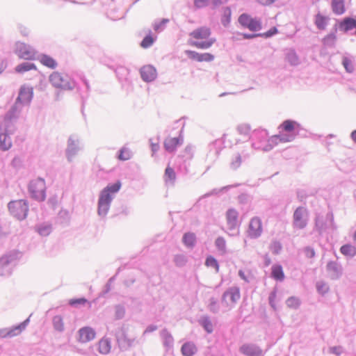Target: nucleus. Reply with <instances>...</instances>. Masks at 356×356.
<instances>
[{"label":"nucleus","mask_w":356,"mask_h":356,"mask_svg":"<svg viewBox=\"0 0 356 356\" xmlns=\"http://www.w3.org/2000/svg\"><path fill=\"white\" fill-rule=\"evenodd\" d=\"M211 31L207 26H201L195 29L189 34L190 45L200 49L210 48L216 41L214 38H211Z\"/></svg>","instance_id":"obj_1"},{"label":"nucleus","mask_w":356,"mask_h":356,"mask_svg":"<svg viewBox=\"0 0 356 356\" xmlns=\"http://www.w3.org/2000/svg\"><path fill=\"white\" fill-rule=\"evenodd\" d=\"M121 187L120 181H117L113 185L107 186L100 193L98 202V213L100 216H105L110 207L112 200V193H117Z\"/></svg>","instance_id":"obj_2"},{"label":"nucleus","mask_w":356,"mask_h":356,"mask_svg":"<svg viewBox=\"0 0 356 356\" xmlns=\"http://www.w3.org/2000/svg\"><path fill=\"white\" fill-rule=\"evenodd\" d=\"M32 97L33 89L31 88L22 86L20 89L15 105L4 118L5 123L10 122L13 118L15 117V113L19 110V104H28L31 102Z\"/></svg>","instance_id":"obj_3"},{"label":"nucleus","mask_w":356,"mask_h":356,"mask_svg":"<svg viewBox=\"0 0 356 356\" xmlns=\"http://www.w3.org/2000/svg\"><path fill=\"white\" fill-rule=\"evenodd\" d=\"M29 191L33 197L37 200L43 201L46 197L44 180L40 178L32 180L29 184Z\"/></svg>","instance_id":"obj_4"},{"label":"nucleus","mask_w":356,"mask_h":356,"mask_svg":"<svg viewBox=\"0 0 356 356\" xmlns=\"http://www.w3.org/2000/svg\"><path fill=\"white\" fill-rule=\"evenodd\" d=\"M49 81L55 88L63 90H72L73 88L69 78L58 72H54L49 76Z\"/></svg>","instance_id":"obj_5"},{"label":"nucleus","mask_w":356,"mask_h":356,"mask_svg":"<svg viewBox=\"0 0 356 356\" xmlns=\"http://www.w3.org/2000/svg\"><path fill=\"white\" fill-rule=\"evenodd\" d=\"M10 212L17 218L22 220L25 218L28 212V206L23 200L10 202L8 204Z\"/></svg>","instance_id":"obj_6"},{"label":"nucleus","mask_w":356,"mask_h":356,"mask_svg":"<svg viewBox=\"0 0 356 356\" xmlns=\"http://www.w3.org/2000/svg\"><path fill=\"white\" fill-rule=\"evenodd\" d=\"M293 226L302 229L306 227L308 220V211L303 207H298L293 215Z\"/></svg>","instance_id":"obj_7"},{"label":"nucleus","mask_w":356,"mask_h":356,"mask_svg":"<svg viewBox=\"0 0 356 356\" xmlns=\"http://www.w3.org/2000/svg\"><path fill=\"white\" fill-rule=\"evenodd\" d=\"M240 24L252 31H257L261 29V24L259 19L252 17L248 14H242L238 17Z\"/></svg>","instance_id":"obj_8"},{"label":"nucleus","mask_w":356,"mask_h":356,"mask_svg":"<svg viewBox=\"0 0 356 356\" xmlns=\"http://www.w3.org/2000/svg\"><path fill=\"white\" fill-rule=\"evenodd\" d=\"M16 53L20 58L25 60H33L36 55L33 47L23 42L17 44Z\"/></svg>","instance_id":"obj_9"},{"label":"nucleus","mask_w":356,"mask_h":356,"mask_svg":"<svg viewBox=\"0 0 356 356\" xmlns=\"http://www.w3.org/2000/svg\"><path fill=\"white\" fill-rule=\"evenodd\" d=\"M262 223L260 218L257 217L252 218L248 226V233L251 238H257L262 233Z\"/></svg>","instance_id":"obj_10"},{"label":"nucleus","mask_w":356,"mask_h":356,"mask_svg":"<svg viewBox=\"0 0 356 356\" xmlns=\"http://www.w3.org/2000/svg\"><path fill=\"white\" fill-rule=\"evenodd\" d=\"M78 341L80 343H88L96 337V332L90 327H83L78 331Z\"/></svg>","instance_id":"obj_11"},{"label":"nucleus","mask_w":356,"mask_h":356,"mask_svg":"<svg viewBox=\"0 0 356 356\" xmlns=\"http://www.w3.org/2000/svg\"><path fill=\"white\" fill-rule=\"evenodd\" d=\"M185 53L190 59L197 62H211L214 59V56L210 53H198L191 50H186Z\"/></svg>","instance_id":"obj_12"},{"label":"nucleus","mask_w":356,"mask_h":356,"mask_svg":"<svg viewBox=\"0 0 356 356\" xmlns=\"http://www.w3.org/2000/svg\"><path fill=\"white\" fill-rule=\"evenodd\" d=\"M240 291L237 287H233L225 291L222 296V300L228 306L235 304L240 299Z\"/></svg>","instance_id":"obj_13"},{"label":"nucleus","mask_w":356,"mask_h":356,"mask_svg":"<svg viewBox=\"0 0 356 356\" xmlns=\"http://www.w3.org/2000/svg\"><path fill=\"white\" fill-rule=\"evenodd\" d=\"M183 143L181 136L167 137L163 143L165 149L168 152H174Z\"/></svg>","instance_id":"obj_14"},{"label":"nucleus","mask_w":356,"mask_h":356,"mask_svg":"<svg viewBox=\"0 0 356 356\" xmlns=\"http://www.w3.org/2000/svg\"><path fill=\"white\" fill-rule=\"evenodd\" d=\"M140 74L142 79L145 81H152L156 76V72L154 67L146 65L141 68Z\"/></svg>","instance_id":"obj_15"},{"label":"nucleus","mask_w":356,"mask_h":356,"mask_svg":"<svg viewBox=\"0 0 356 356\" xmlns=\"http://www.w3.org/2000/svg\"><path fill=\"white\" fill-rule=\"evenodd\" d=\"M238 212L233 209H229L226 214L227 222L229 229H235L238 225Z\"/></svg>","instance_id":"obj_16"},{"label":"nucleus","mask_w":356,"mask_h":356,"mask_svg":"<svg viewBox=\"0 0 356 356\" xmlns=\"http://www.w3.org/2000/svg\"><path fill=\"white\" fill-rule=\"evenodd\" d=\"M241 352L248 356H261L262 351L258 347L250 345V344H245L240 348Z\"/></svg>","instance_id":"obj_17"},{"label":"nucleus","mask_w":356,"mask_h":356,"mask_svg":"<svg viewBox=\"0 0 356 356\" xmlns=\"http://www.w3.org/2000/svg\"><path fill=\"white\" fill-rule=\"evenodd\" d=\"M329 17L321 13L314 17V24L319 30H325L328 24Z\"/></svg>","instance_id":"obj_18"},{"label":"nucleus","mask_w":356,"mask_h":356,"mask_svg":"<svg viewBox=\"0 0 356 356\" xmlns=\"http://www.w3.org/2000/svg\"><path fill=\"white\" fill-rule=\"evenodd\" d=\"M97 349L100 354H108L111 350V341L107 338L101 339L97 343Z\"/></svg>","instance_id":"obj_19"},{"label":"nucleus","mask_w":356,"mask_h":356,"mask_svg":"<svg viewBox=\"0 0 356 356\" xmlns=\"http://www.w3.org/2000/svg\"><path fill=\"white\" fill-rule=\"evenodd\" d=\"M271 277L277 280V281H283L284 280V273L283 268L281 265L275 264L271 268Z\"/></svg>","instance_id":"obj_20"},{"label":"nucleus","mask_w":356,"mask_h":356,"mask_svg":"<svg viewBox=\"0 0 356 356\" xmlns=\"http://www.w3.org/2000/svg\"><path fill=\"white\" fill-rule=\"evenodd\" d=\"M40 63L50 69H55L57 67V62L50 56L42 54L39 58Z\"/></svg>","instance_id":"obj_21"},{"label":"nucleus","mask_w":356,"mask_h":356,"mask_svg":"<svg viewBox=\"0 0 356 356\" xmlns=\"http://www.w3.org/2000/svg\"><path fill=\"white\" fill-rule=\"evenodd\" d=\"M341 29L344 31H348L355 29L356 31V19L350 17L345 18L340 24Z\"/></svg>","instance_id":"obj_22"},{"label":"nucleus","mask_w":356,"mask_h":356,"mask_svg":"<svg viewBox=\"0 0 356 356\" xmlns=\"http://www.w3.org/2000/svg\"><path fill=\"white\" fill-rule=\"evenodd\" d=\"M12 147L10 138L6 134H0V149L3 151L8 150Z\"/></svg>","instance_id":"obj_23"},{"label":"nucleus","mask_w":356,"mask_h":356,"mask_svg":"<svg viewBox=\"0 0 356 356\" xmlns=\"http://www.w3.org/2000/svg\"><path fill=\"white\" fill-rule=\"evenodd\" d=\"M332 8L333 12L337 15H341L345 12L343 0H332Z\"/></svg>","instance_id":"obj_24"},{"label":"nucleus","mask_w":356,"mask_h":356,"mask_svg":"<svg viewBox=\"0 0 356 356\" xmlns=\"http://www.w3.org/2000/svg\"><path fill=\"white\" fill-rule=\"evenodd\" d=\"M33 70H37V67L35 64L30 63H24L19 64L15 68V71L18 73H24L25 72H28Z\"/></svg>","instance_id":"obj_25"},{"label":"nucleus","mask_w":356,"mask_h":356,"mask_svg":"<svg viewBox=\"0 0 356 356\" xmlns=\"http://www.w3.org/2000/svg\"><path fill=\"white\" fill-rule=\"evenodd\" d=\"M196 351V348L193 343H186L181 347V353L184 356H192Z\"/></svg>","instance_id":"obj_26"},{"label":"nucleus","mask_w":356,"mask_h":356,"mask_svg":"<svg viewBox=\"0 0 356 356\" xmlns=\"http://www.w3.org/2000/svg\"><path fill=\"white\" fill-rule=\"evenodd\" d=\"M340 251L343 255L348 257H353L356 254V248L350 244L341 246Z\"/></svg>","instance_id":"obj_27"},{"label":"nucleus","mask_w":356,"mask_h":356,"mask_svg":"<svg viewBox=\"0 0 356 356\" xmlns=\"http://www.w3.org/2000/svg\"><path fill=\"white\" fill-rule=\"evenodd\" d=\"M196 241L195 235L193 233H186L183 236L184 243L189 247L194 246Z\"/></svg>","instance_id":"obj_28"},{"label":"nucleus","mask_w":356,"mask_h":356,"mask_svg":"<svg viewBox=\"0 0 356 356\" xmlns=\"http://www.w3.org/2000/svg\"><path fill=\"white\" fill-rule=\"evenodd\" d=\"M286 304L289 308L296 309L300 306V300L297 297L291 296L286 300Z\"/></svg>","instance_id":"obj_29"},{"label":"nucleus","mask_w":356,"mask_h":356,"mask_svg":"<svg viewBox=\"0 0 356 356\" xmlns=\"http://www.w3.org/2000/svg\"><path fill=\"white\" fill-rule=\"evenodd\" d=\"M54 327L59 332H62L64 330L63 319L60 316H56L53 318Z\"/></svg>","instance_id":"obj_30"},{"label":"nucleus","mask_w":356,"mask_h":356,"mask_svg":"<svg viewBox=\"0 0 356 356\" xmlns=\"http://www.w3.org/2000/svg\"><path fill=\"white\" fill-rule=\"evenodd\" d=\"M24 325L21 324L15 327L8 328L9 337H13L19 335L24 328Z\"/></svg>","instance_id":"obj_31"},{"label":"nucleus","mask_w":356,"mask_h":356,"mask_svg":"<svg viewBox=\"0 0 356 356\" xmlns=\"http://www.w3.org/2000/svg\"><path fill=\"white\" fill-rule=\"evenodd\" d=\"M297 125V123L292 120H285L280 125V127L284 131L287 132L292 131L295 129V126Z\"/></svg>","instance_id":"obj_32"},{"label":"nucleus","mask_w":356,"mask_h":356,"mask_svg":"<svg viewBox=\"0 0 356 356\" xmlns=\"http://www.w3.org/2000/svg\"><path fill=\"white\" fill-rule=\"evenodd\" d=\"M205 264L207 267L213 268L216 272H218L219 265L217 260L214 257L211 256L208 257L206 259Z\"/></svg>","instance_id":"obj_33"},{"label":"nucleus","mask_w":356,"mask_h":356,"mask_svg":"<svg viewBox=\"0 0 356 356\" xmlns=\"http://www.w3.org/2000/svg\"><path fill=\"white\" fill-rule=\"evenodd\" d=\"M164 177L165 181H173L175 179L176 175L174 170L171 167L168 166L165 168Z\"/></svg>","instance_id":"obj_34"},{"label":"nucleus","mask_w":356,"mask_h":356,"mask_svg":"<svg viewBox=\"0 0 356 356\" xmlns=\"http://www.w3.org/2000/svg\"><path fill=\"white\" fill-rule=\"evenodd\" d=\"M215 243L219 250L222 251L223 253L226 252V241L224 238L218 237L216 240Z\"/></svg>","instance_id":"obj_35"},{"label":"nucleus","mask_w":356,"mask_h":356,"mask_svg":"<svg viewBox=\"0 0 356 356\" xmlns=\"http://www.w3.org/2000/svg\"><path fill=\"white\" fill-rule=\"evenodd\" d=\"M342 64L347 72L351 73L353 72L354 67L352 61L349 58L344 57L343 58Z\"/></svg>","instance_id":"obj_36"},{"label":"nucleus","mask_w":356,"mask_h":356,"mask_svg":"<svg viewBox=\"0 0 356 356\" xmlns=\"http://www.w3.org/2000/svg\"><path fill=\"white\" fill-rule=\"evenodd\" d=\"M336 40V35L333 33L327 35L323 39V42L325 45L331 46L333 45Z\"/></svg>","instance_id":"obj_37"},{"label":"nucleus","mask_w":356,"mask_h":356,"mask_svg":"<svg viewBox=\"0 0 356 356\" xmlns=\"http://www.w3.org/2000/svg\"><path fill=\"white\" fill-rule=\"evenodd\" d=\"M131 152L127 149V148H122L121 150H120V153L119 154V159L122 160V161H126V160H128L131 158Z\"/></svg>","instance_id":"obj_38"},{"label":"nucleus","mask_w":356,"mask_h":356,"mask_svg":"<svg viewBox=\"0 0 356 356\" xmlns=\"http://www.w3.org/2000/svg\"><path fill=\"white\" fill-rule=\"evenodd\" d=\"M149 143H150V147H151V150L152 152V156L154 155V154L159 149V141L158 139H153V138H151L149 140Z\"/></svg>","instance_id":"obj_39"},{"label":"nucleus","mask_w":356,"mask_h":356,"mask_svg":"<svg viewBox=\"0 0 356 356\" xmlns=\"http://www.w3.org/2000/svg\"><path fill=\"white\" fill-rule=\"evenodd\" d=\"M154 43V39L151 35H147L141 42V47L143 48H148Z\"/></svg>","instance_id":"obj_40"},{"label":"nucleus","mask_w":356,"mask_h":356,"mask_svg":"<svg viewBox=\"0 0 356 356\" xmlns=\"http://www.w3.org/2000/svg\"><path fill=\"white\" fill-rule=\"evenodd\" d=\"M13 258L10 255H5L0 259V267H3L6 265H8L11 261Z\"/></svg>","instance_id":"obj_41"},{"label":"nucleus","mask_w":356,"mask_h":356,"mask_svg":"<svg viewBox=\"0 0 356 356\" xmlns=\"http://www.w3.org/2000/svg\"><path fill=\"white\" fill-rule=\"evenodd\" d=\"M194 5L196 8H200L207 6L209 0H193Z\"/></svg>","instance_id":"obj_42"},{"label":"nucleus","mask_w":356,"mask_h":356,"mask_svg":"<svg viewBox=\"0 0 356 356\" xmlns=\"http://www.w3.org/2000/svg\"><path fill=\"white\" fill-rule=\"evenodd\" d=\"M202 325L204 327V329L209 332L211 333L213 330V326L211 321L208 319H204L202 321Z\"/></svg>","instance_id":"obj_43"},{"label":"nucleus","mask_w":356,"mask_h":356,"mask_svg":"<svg viewBox=\"0 0 356 356\" xmlns=\"http://www.w3.org/2000/svg\"><path fill=\"white\" fill-rule=\"evenodd\" d=\"M238 275L241 279L245 282H248V278L252 276V273L250 270H248L247 275H245V272L241 270L238 271Z\"/></svg>","instance_id":"obj_44"},{"label":"nucleus","mask_w":356,"mask_h":356,"mask_svg":"<svg viewBox=\"0 0 356 356\" xmlns=\"http://www.w3.org/2000/svg\"><path fill=\"white\" fill-rule=\"evenodd\" d=\"M51 227L49 226H44L42 227H40L38 229V232L42 236L48 235L50 233Z\"/></svg>","instance_id":"obj_45"},{"label":"nucleus","mask_w":356,"mask_h":356,"mask_svg":"<svg viewBox=\"0 0 356 356\" xmlns=\"http://www.w3.org/2000/svg\"><path fill=\"white\" fill-rule=\"evenodd\" d=\"M318 291L321 294H325L328 291V286L325 284H319L317 286Z\"/></svg>","instance_id":"obj_46"},{"label":"nucleus","mask_w":356,"mask_h":356,"mask_svg":"<svg viewBox=\"0 0 356 356\" xmlns=\"http://www.w3.org/2000/svg\"><path fill=\"white\" fill-rule=\"evenodd\" d=\"M87 302V300L85 298L72 299L70 300L71 305H75L77 304H85Z\"/></svg>","instance_id":"obj_47"},{"label":"nucleus","mask_w":356,"mask_h":356,"mask_svg":"<svg viewBox=\"0 0 356 356\" xmlns=\"http://www.w3.org/2000/svg\"><path fill=\"white\" fill-rule=\"evenodd\" d=\"M281 245L279 242H273L271 248L274 253L277 254L279 251L281 250Z\"/></svg>","instance_id":"obj_48"},{"label":"nucleus","mask_w":356,"mask_h":356,"mask_svg":"<svg viewBox=\"0 0 356 356\" xmlns=\"http://www.w3.org/2000/svg\"><path fill=\"white\" fill-rule=\"evenodd\" d=\"M217 300L212 298L209 300V307L212 311H216L217 309Z\"/></svg>","instance_id":"obj_49"},{"label":"nucleus","mask_w":356,"mask_h":356,"mask_svg":"<svg viewBox=\"0 0 356 356\" xmlns=\"http://www.w3.org/2000/svg\"><path fill=\"white\" fill-rule=\"evenodd\" d=\"M315 225L318 230H321L323 228L324 223L318 217H316L315 219Z\"/></svg>","instance_id":"obj_50"},{"label":"nucleus","mask_w":356,"mask_h":356,"mask_svg":"<svg viewBox=\"0 0 356 356\" xmlns=\"http://www.w3.org/2000/svg\"><path fill=\"white\" fill-rule=\"evenodd\" d=\"M275 300H276V293H272L269 297V301H270V305L273 308H275Z\"/></svg>","instance_id":"obj_51"},{"label":"nucleus","mask_w":356,"mask_h":356,"mask_svg":"<svg viewBox=\"0 0 356 356\" xmlns=\"http://www.w3.org/2000/svg\"><path fill=\"white\" fill-rule=\"evenodd\" d=\"M277 30L275 27H273L270 30H269L268 32L264 33V35L265 37H270L272 36L273 35L277 33Z\"/></svg>","instance_id":"obj_52"},{"label":"nucleus","mask_w":356,"mask_h":356,"mask_svg":"<svg viewBox=\"0 0 356 356\" xmlns=\"http://www.w3.org/2000/svg\"><path fill=\"white\" fill-rule=\"evenodd\" d=\"M9 334L8 332V328H3L0 330V338H8Z\"/></svg>","instance_id":"obj_53"},{"label":"nucleus","mask_w":356,"mask_h":356,"mask_svg":"<svg viewBox=\"0 0 356 356\" xmlns=\"http://www.w3.org/2000/svg\"><path fill=\"white\" fill-rule=\"evenodd\" d=\"M305 251H306V254H307V256L308 257H314L315 252H314V250L312 248H306Z\"/></svg>","instance_id":"obj_54"},{"label":"nucleus","mask_w":356,"mask_h":356,"mask_svg":"<svg viewBox=\"0 0 356 356\" xmlns=\"http://www.w3.org/2000/svg\"><path fill=\"white\" fill-rule=\"evenodd\" d=\"M275 0H257L259 3L264 6L270 5L275 2Z\"/></svg>","instance_id":"obj_55"},{"label":"nucleus","mask_w":356,"mask_h":356,"mask_svg":"<svg viewBox=\"0 0 356 356\" xmlns=\"http://www.w3.org/2000/svg\"><path fill=\"white\" fill-rule=\"evenodd\" d=\"M275 137L279 138L280 141L281 142H284V143H286V142H289L291 140V138H284V137H282V136H275Z\"/></svg>","instance_id":"obj_56"},{"label":"nucleus","mask_w":356,"mask_h":356,"mask_svg":"<svg viewBox=\"0 0 356 356\" xmlns=\"http://www.w3.org/2000/svg\"><path fill=\"white\" fill-rule=\"evenodd\" d=\"M351 138L353 141L356 142V130H355L352 132Z\"/></svg>","instance_id":"obj_57"},{"label":"nucleus","mask_w":356,"mask_h":356,"mask_svg":"<svg viewBox=\"0 0 356 356\" xmlns=\"http://www.w3.org/2000/svg\"><path fill=\"white\" fill-rule=\"evenodd\" d=\"M4 67L3 62L0 60V73L3 70Z\"/></svg>","instance_id":"obj_58"},{"label":"nucleus","mask_w":356,"mask_h":356,"mask_svg":"<svg viewBox=\"0 0 356 356\" xmlns=\"http://www.w3.org/2000/svg\"><path fill=\"white\" fill-rule=\"evenodd\" d=\"M254 35H245V38H252V37H254Z\"/></svg>","instance_id":"obj_59"},{"label":"nucleus","mask_w":356,"mask_h":356,"mask_svg":"<svg viewBox=\"0 0 356 356\" xmlns=\"http://www.w3.org/2000/svg\"><path fill=\"white\" fill-rule=\"evenodd\" d=\"M353 238H354V240L356 241V232L354 234Z\"/></svg>","instance_id":"obj_60"},{"label":"nucleus","mask_w":356,"mask_h":356,"mask_svg":"<svg viewBox=\"0 0 356 356\" xmlns=\"http://www.w3.org/2000/svg\"><path fill=\"white\" fill-rule=\"evenodd\" d=\"M154 29H155V30H158V26H156L154 27Z\"/></svg>","instance_id":"obj_61"},{"label":"nucleus","mask_w":356,"mask_h":356,"mask_svg":"<svg viewBox=\"0 0 356 356\" xmlns=\"http://www.w3.org/2000/svg\"><path fill=\"white\" fill-rule=\"evenodd\" d=\"M337 348H333V350H334V351H336V350H337Z\"/></svg>","instance_id":"obj_62"},{"label":"nucleus","mask_w":356,"mask_h":356,"mask_svg":"<svg viewBox=\"0 0 356 356\" xmlns=\"http://www.w3.org/2000/svg\"><path fill=\"white\" fill-rule=\"evenodd\" d=\"M334 352L336 353L337 354H339L338 350H336V351H334Z\"/></svg>","instance_id":"obj_63"},{"label":"nucleus","mask_w":356,"mask_h":356,"mask_svg":"<svg viewBox=\"0 0 356 356\" xmlns=\"http://www.w3.org/2000/svg\"><path fill=\"white\" fill-rule=\"evenodd\" d=\"M355 34H356V30H355Z\"/></svg>","instance_id":"obj_64"}]
</instances>
